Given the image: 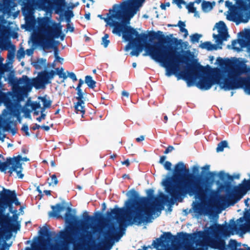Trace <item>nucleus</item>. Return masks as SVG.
Masks as SVG:
<instances>
[{
	"mask_svg": "<svg viewBox=\"0 0 250 250\" xmlns=\"http://www.w3.org/2000/svg\"><path fill=\"white\" fill-rule=\"evenodd\" d=\"M188 170L182 162L176 164L174 167L173 176H167L162 181L166 193L170 196L163 195V200L171 203L176 201L182 202L187 195L194 196L196 198L203 201L208 197H213L217 192L212 189L211 184L208 182V179H202L200 177H195L192 174L189 175L188 179H178L177 177L185 173Z\"/></svg>",
	"mask_w": 250,
	"mask_h": 250,
	"instance_id": "1",
	"label": "nucleus"
},
{
	"mask_svg": "<svg viewBox=\"0 0 250 250\" xmlns=\"http://www.w3.org/2000/svg\"><path fill=\"white\" fill-rule=\"evenodd\" d=\"M169 49L173 50V47L166 46L161 42H158L155 44L154 47H146V53L143 54V56H149L153 60L161 63L163 66L166 68V75L167 77H169L172 75H175L178 80L183 79L186 81L188 87L192 86L194 70H196L200 72L203 70H205L206 68L197 63L190 64L185 62L187 64V69L179 74H177V72L180 69V59L178 58L179 55L178 53L173 55L168 53L167 50Z\"/></svg>",
	"mask_w": 250,
	"mask_h": 250,
	"instance_id": "2",
	"label": "nucleus"
},
{
	"mask_svg": "<svg viewBox=\"0 0 250 250\" xmlns=\"http://www.w3.org/2000/svg\"><path fill=\"white\" fill-rule=\"evenodd\" d=\"M125 207L115 208L106 212V216L109 218H115L119 227L111 224L107 226V230L103 233L104 241L103 245L105 247L104 250H110L114 241H119L125 234L127 226L143 225L142 216L137 211L131 200L128 199L125 202Z\"/></svg>",
	"mask_w": 250,
	"mask_h": 250,
	"instance_id": "3",
	"label": "nucleus"
},
{
	"mask_svg": "<svg viewBox=\"0 0 250 250\" xmlns=\"http://www.w3.org/2000/svg\"><path fill=\"white\" fill-rule=\"evenodd\" d=\"M147 197H140L139 194L134 189L129 190L126 193V195L131 200L135 209L138 210L140 215L142 216L143 225L151 223L153 219V215L157 213L158 216L161 213V210L163 208V204L168 203L169 205H173L167 201L163 200L162 197L165 194H162L160 198L153 196L154 190L152 189H148L146 191Z\"/></svg>",
	"mask_w": 250,
	"mask_h": 250,
	"instance_id": "4",
	"label": "nucleus"
},
{
	"mask_svg": "<svg viewBox=\"0 0 250 250\" xmlns=\"http://www.w3.org/2000/svg\"><path fill=\"white\" fill-rule=\"evenodd\" d=\"M215 229V227H212L205 231L200 230L192 233L181 232L178 233V236L173 235L170 232H165L156 239L157 242L153 241L152 245L156 249L159 246L163 248L159 250H179L178 245L182 240L185 246L191 247L194 244L197 247L201 246L203 241L210 239Z\"/></svg>",
	"mask_w": 250,
	"mask_h": 250,
	"instance_id": "5",
	"label": "nucleus"
},
{
	"mask_svg": "<svg viewBox=\"0 0 250 250\" xmlns=\"http://www.w3.org/2000/svg\"><path fill=\"white\" fill-rule=\"evenodd\" d=\"M38 31L44 38L37 40H34L33 42L40 46L44 50L55 47V39L60 37L63 40L64 35H62V25L57 23L50 17H45L38 19Z\"/></svg>",
	"mask_w": 250,
	"mask_h": 250,
	"instance_id": "6",
	"label": "nucleus"
},
{
	"mask_svg": "<svg viewBox=\"0 0 250 250\" xmlns=\"http://www.w3.org/2000/svg\"><path fill=\"white\" fill-rule=\"evenodd\" d=\"M114 17L117 19V23L115 24L113 22L109 23V26L113 27V34L122 36L125 41L129 42V44L134 41H138V38L142 42L147 41L148 35L146 34H139L136 29L129 25L130 20L133 17H130L128 12L123 10V12H118Z\"/></svg>",
	"mask_w": 250,
	"mask_h": 250,
	"instance_id": "7",
	"label": "nucleus"
},
{
	"mask_svg": "<svg viewBox=\"0 0 250 250\" xmlns=\"http://www.w3.org/2000/svg\"><path fill=\"white\" fill-rule=\"evenodd\" d=\"M250 187L246 179L243 180L241 184L232 188L229 183H226L224 186H221L220 188L225 189L226 194L219 196L218 199V204L224 208L233 206L250 190Z\"/></svg>",
	"mask_w": 250,
	"mask_h": 250,
	"instance_id": "8",
	"label": "nucleus"
},
{
	"mask_svg": "<svg viewBox=\"0 0 250 250\" xmlns=\"http://www.w3.org/2000/svg\"><path fill=\"white\" fill-rule=\"evenodd\" d=\"M250 207L249 209L245 208L244 216L234 221L233 219L230 220V224L226 225L223 227V229L228 231L232 235L244 234L248 231H250Z\"/></svg>",
	"mask_w": 250,
	"mask_h": 250,
	"instance_id": "9",
	"label": "nucleus"
},
{
	"mask_svg": "<svg viewBox=\"0 0 250 250\" xmlns=\"http://www.w3.org/2000/svg\"><path fill=\"white\" fill-rule=\"evenodd\" d=\"M19 214H13L12 217L9 213L0 215V226L7 232L8 235H5L4 238L8 239L12 231L17 232L21 229V222L18 221Z\"/></svg>",
	"mask_w": 250,
	"mask_h": 250,
	"instance_id": "10",
	"label": "nucleus"
},
{
	"mask_svg": "<svg viewBox=\"0 0 250 250\" xmlns=\"http://www.w3.org/2000/svg\"><path fill=\"white\" fill-rule=\"evenodd\" d=\"M209 71L204 75L197 83V86L202 90H208L210 89L214 83L220 84L221 74L218 69H213L209 65Z\"/></svg>",
	"mask_w": 250,
	"mask_h": 250,
	"instance_id": "11",
	"label": "nucleus"
},
{
	"mask_svg": "<svg viewBox=\"0 0 250 250\" xmlns=\"http://www.w3.org/2000/svg\"><path fill=\"white\" fill-rule=\"evenodd\" d=\"M189 212H193V216L199 219L202 216H208L210 218H218L214 208L211 205L203 202H193Z\"/></svg>",
	"mask_w": 250,
	"mask_h": 250,
	"instance_id": "12",
	"label": "nucleus"
},
{
	"mask_svg": "<svg viewBox=\"0 0 250 250\" xmlns=\"http://www.w3.org/2000/svg\"><path fill=\"white\" fill-rule=\"evenodd\" d=\"M249 78L241 77L237 74H231L228 71V78L224 82H220V86L225 91L242 88L244 84L249 80Z\"/></svg>",
	"mask_w": 250,
	"mask_h": 250,
	"instance_id": "13",
	"label": "nucleus"
},
{
	"mask_svg": "<svg viewBox=\"0 0 250 250\" xmlns=\"http://www.w3.org/2000/svg\"><path fill=\"white\" fill-rule=\"evenodd\" d=\"M83 217L84 219L83 221H84V223H78V224H81L83 226L81 228L82 232L80 233V236L78 237V241L82 244L85 243L87 245L92 238V233L91 231H87L86 229L90 227L95 230V229L90 226L87 222H93L95 220V218L93 216L88 215L86 211L84 212Z\"/></svg>",
	"mask_w": 250,
	"mask_h": 250,
	"instance_id": "14",
	"label": "nucleus"
},
{
	"mask_svg": "<svg viewBox=\"0 0 250 250\" xmlns=\"http://www.w3.org/2000/svg\"><path fill=\"white\" fill-rule=\"evenodd\" d=\"M40 8L45 11L54 10L57 14L62 15L66 7L65 0H37Z\"/></svg>",
	"mask_w": 250,
	"mask_h": 250,
	"instance_id": "15",
	"label": "nucleus"
},
{
	"mask_svg": "<svg viewBox=\"0 0 250 250\" xmlns=\"http://www.w3.org/2000/svg\"><path fill=\"white\" fill-rule=\"evenodd\" d=\"M55 76V71L43 70L39 72L37 77L33 79V85L36 89H43L46 84L51 83Z\"/></svg>",
	"mask_w": 250,
	"mask_h": 250,
	"instance_id": "16",
	"label": "nucleus"
},
{
	"mask_svg": "<svg viewBox=\"0 0 250 250\" xmlns=\"http://www.w3.org/2000/svg\"><path fill=\"white\" fill-rule=\"evenodd\" d=\"M172 34L170 35V37L167 36L166 38V42L168 45L167 46H170L173 47V50H167L168 52L169 53H172L173 55L177 54L179 55L178 58L179 59H185L186 60L187 59V57H184L180 55V53L177 52V50L178 49L177 47L179 46L181 48H185L186 49L188 45V42H183L181 39H178L175 37H172Z\"/></svg>",
	"mask_w": 250,
	"mask_h": 250,
	"instance_id": "17",
	"label": "nucleus"
},
{
	"mask_svg": "<svg viewBox=\"0 0 250 250\" xmlns=\"http://www.w3.org/2000/svg\"><path fill=\"white\" fill-rule=\"evenodd\" d=\"M212 227H215V230L213 231L212 234L210 235V239L207 241H203V242H202V245L201 246H202L203 245V244L205 243L208 242L210 241H213L214 247L215 249H218V250H225L226 249L227 246L226 244L225 241L224 239L220 238V237L217 236V234L219 232L220 228V226L219 225H212L203 231H205L207 230H209L210 228Z\"/></svg>",
	"mask_w": 250,
	"mask_h": 250,
	"instance_id": "18",
	"label": "nucleus"
},
{
	"mask_svg": "<svg viewBox=\"0 0 250 250\" xmlns=\"http://www.w3.org/2000/svg\"><path fill=\"white\" fill-rule=\"evenodd\" d=\"M145 0H128L121 3V9L128 12L131 17L134 16L139 10Z\"/></svg>",
	"mask_w": 250,
	"mask_h": 250,
	"instance_id": "19",
	"label": "nucleus"
},
{
	"mask_svg": "<svg viewBox=\"0 0 250 250\" xmlns=\"http://www.w3.org/2000/svg\"><path fill=\"white\" fill-rule=\"evenodd\" d=\"M239 34L246 40L239 39L232 41V49L238 52L241 51L242 48L247 46L248 42H250V30H246L245 32H240Z\"/></svg>",
	"mask_w": 250,
	"mask_h": 250,
	"instance_id": "20",
	"label": "nucleus"
},
{
	"mask_svg": "<svg viewBox=\"0 0 250 250\" xmlns=\"http://www.w3.org/2000/svg\"><path fill=\"white\" fill-rule=\"evenodd\" d=\"M232 68L229 70L231 74H237L241 75L242 74L246 73L249 71L246 62L243 61H240L236 59L232 62Z\"/></svg>",
	"mask_w": 250,
	"mask_h": 250,
	"instance_id": "21",
	"label": "nucleus"
},
{
	"mask_svg": "<svg viewBox=\"0 0 250 250\" xmlns=\"http://www.w3.org/2000/svg\"><path fill=\"white\" fill-rule=\"evenodd\" d=\"M118 12H123V10L121 9V4L120 5L114 4L113 6V10H109V14H108L107 18H104L102 15H98V17L104 21L106 23V26H109V23L113 22L115 24L117 23V19L114 17V16Z\"/></svg>",
	"mask_w": 250,
	"mask_h": 250,
	"instance_id": "22",
	"label": "nucleus"
},
{
	"mask_svg": "<svg viewBox=\"0 0 250 250\" xmlns=\"http://www.w3.org/2000/svg\"><path fill=\"white\" fill-rule=\"evenodd\" d=\"M1 125L4 130L10 131L13 135L16 133L15 126L16 125V122L11 116H5L0 121Z\"/></svg>",
	"mask_w": 250,
	"mask_h": 250,
	"instance_id": "23",
	"label": "nucleus"
},
{
	"mask_svg": "<svg viewBox=\"0 0 250 250\" xmlns=\"http://www.w3.org/2000/svg\"><path fill=\"white\" fill-rule=\"evenodd\" d=\"M59 237L63 240H67L72 243L75 246L76 240L73 236H75L74 231L71 227H67L64 230H62L59 233Z\"/></svg>",
	"mask_w": 250,
	"mask_h": 250,
	"instance_id": "24",
	"label": "nucleus"
},
{
	"mask_svg": "<svg viewBox=\"0 0 250 250\" xmlns=\"http://www.w3.org/2000/svg\"><path fill=\"white\" fill-rule=\"evenodd\" d=\"M138 41H134V42H133L130 44L127 45L125 48V51H128L130 48V45H131V47L133 48H135L138 51H139V52L141 53L143 49H144L145 51H146V47H154L155 44L158 42L154 43L153 45H150V44L146 42V41L145 42H142L140 41L139 38L138 39ZM146 52L145 53H146Z\"/></svg>",
	"mask_w": 250,
	"mask_h": 250,
	"instance_id": "25",
	"label": "nucleus"
},
{
	"mask_svg": "<svg viewBox=\"0 0 250 250\" xmlns=\"http://www.w3.org/2000/svg\"><path fill=\"white\" fill-rule=\"evenodd\" d=\"M76 210L72 209L70 207L66 208V212L64 215V219L65 222L69 225H73L74 224H78V223H84V221L78 220L77 217L75 215Z\"/></svg>",
	"mask_w": 250,
	"mask_h": 250,
	"instance_id": "26",
	"label": "nucleus"
},
{
	"mask_svg": "<svg viewBox=\"0 0 250 250\" xmlns=\"http://www.w3.org/2000/svg\"><path fill=\"white\" fill-rule=\"evenodd\" d=\"M7 208H9L10 212L13 214H18L17 210L13 209V204L11 203L10 201L2 196H0V215H2V213L4 212Z\"/></svg>",
	"mask_w": 250,
	"mask_h": 250,
	"instance_id": "27",
	"label": "nucleus"
},
{
	"mask_svg": "<svg viewBox=\"0 0 250 250\" xmlns=\"http://www.w3.org/2000/svg\"><path fill=\"white\" fill-rule=\"evenodd\" d=\"M0 196L8 199L12 204H14L16 206H19L21 204L17 197L15 190L3 188L2 191H0Z\"/></svg>",
	"mask_w": 250,
	"mask_h": 250,
	"instance_id": "28",
	"label": "nucleus"
},
{
	"mask_svg": "<svg viewBox=\"0 0 250 250\" xmlns=\"http://www.w3.org/2000/svg\"><path fill=\"white\" fill-rule=\"evenodd\" d=\"M29 91L24 89L23 88L19 87L17 90H15L13 94L8 93L9 96H12V98L19 103L24 100L25 98L27 96V92Z\"/></svg>",
	"mask_w": 250,
	"mask_h": 250,
	"instance_id": "29",
	"label": "nucleus"
},
{
	"mask_svg": "<svg viewBox=\"0 0 250 250\" xmlns=\"http://www.w3.org/2000/svg\"><path fill=\"white\" fill-rule=\"evenodd\" d=\"M18 86L23 85L20 88H23L24 89L30 91L33 85V80L31 81L26 75H23L21 78L18 79Z\"/></svg>",
	"mask_w": 250,
	"mask_h": 250,
	"instance_id": "30",
	"label": "nucleus"
},
{
	"mask_svg": "<svg viewBox=\"0 0 250 250\" xmlns=\"http://www.w3.org/2000/svg\"><path fill=\"white\" fill-rule=\"evenodd\" d=\"M212 36L216 42L215 45L217 46V50L221 49L222 48L223 42L227 41L229 37V34L218 33L217 35L213 34Z\"/></svg>",
	"mask_w": 250,
	"mask_h": 250,
	"instance_id": "31",
	"label": "nucleus"
},
{
	"mask_svg": "<svg viewBox=\"0 0 250 250\" xmlns=\"http://www.w3.org/2000/svg\"><path fill=\"white\" fill-rule=\"evenodd\" d=\"M0 102L3 103L8 110H10L11 112L14 111V110L12 107V102L11 97L9 96L8 93L3 92L1 90H0Z\"/></svg>",
	"mask_w": 250,
	"mask_h": 250,
	"instance_id": "32",
	"label": "nucleus"
},
{
	"mask_svg": "<svg viewBox=\"0 0 250 250\" xmlns=\"http://www.w3.org/2000/svg\"><path fill=\"white\" fill-rule=\"evenodd\" d=\"M52 211L49 212L48 215L50 217H55L59 218L61 217L60 213L63 211L65 208L64 206L60 203L57 204L55 206H51Z\"/></svg>",
	"mask_w": 250,
	"mask_h": 250,
	"instance_id": "33",
	"label": "nucleus"
},
{
	"mask_svg": "<svg viewBox=\"0 0 250 250\" xmlns=\"http://www.w3.org/2000/svg\"><path fill=\"white\" fill-rule=\"evenodd\" d=\"M3 1L2 5V11L4 14L10 15L11 11L14 10L16 4L14 2H11L10 0H2Z\"/></svg>",
	"mask_w": 250,
	"mask_h": 250,
	"instance_id": "34",
	"label": "nucleus"
},
{
	"mask_svg": "<svg viewBox=\"0 0 250 250\" xmlns=\"http://www.w3.org/2000/svg\"><path fill=\"white\" fill-rule=\"evenodd\" d=\"M22 12L25 17L32 15L34 12L33 4L29 1L25 3L22 8Z\"/></svg>",
	"mask_w": 250,
	"mask_h": 250,
	"instance_id": "35",
	"label": "nucleus"
},
{
	"mask_svg": "<svg viewBox=\"0 0 250 250\" xmlns=\"http://www.w3.org/2000/svg\"><path fill=\"white\" fill-rule=\"evenodd\" d=\"M218 176L222 180L227 179L231 181L234 179H239L240 175L239 174H234L231 176L228 173H225L223 171H221L218 173Z\"/></svg>",
	"mask_w": 250,
	"mask_h": 250,
	"instance_id": "36",
	"label": "nucleus"
},
{
	"mask_svg": "<svg viewBox=\"0 0 250 250\" xmlns=\"http://www.w3.org/2000/svg\"><path fill=\"white\" fill-rule=\"evenodd\" d=\"M5 80L7 81L8 83L13 86H18V79L15 77V72L14 71H10L7 75Z\"/></svg>",
	"mask_w": 250,
	"mask_h": 250,
	"instance_id": "37",
	"label": "nucleus"
},
{
	"mask_svg": "<svg viewBox=\"0 0 250 250\" xmlns=\"http://www.w3.org/2000/svg\"><path fill=\"white\" fill-rule=\"evenodd\" d=\"M216 2L214 1L210 2L208 1L203 0L201 3L202 11L205 13H208L215 6Z\"/></svg>",
	"mask_w": 250,
	"mask_h": 250,
	"instance_id": "38",
	"label": "nucleus"
},
{
	"mask_svg": "<svg viewBox=\"0 0 250 250\" xmlns=\"http://www.w3.org/2000/svg\"><path fill=\"white\" fill-rule=\"evenodd\" d=\"M199 47L202 49H206L208 51L217 50V46L209 41L201 42L199 45Z\"/></svg>",
	"mask_w": 250,
	"mask_h": 250,
	"instance_id": "39",
	"label": "nucleus"
},
{
	"mask_svg": "<svg viewBox=\"0 0 250 250\" xmlns=\"http://www.w3.org/2000/svg\"><path fill=\"white\" fill-rule=\"evenodd\" d=\"M215 27L217 30L218 33L229 34L227 26L224 21H220L219 22L216 23Z\"/></svg>",
	"mask_w": 250,
	"mask_h": 250,
	"instance_id": "40",
	"label": "nucleus"
},
{
	"mask_svg": "<svg viewBox=\"0 0 250 250\" xmlns=\"http://www.w3.org/2000/svg\"><path fill=\"white\" fill-rule=\"evenodd\" d=\"M32 65L36 69H41L46 66V60L44 58L39 59L36 61L32 62Z\"/></svg>",
	"mask_w": 250,
	"mask_h": 250,
	"instance_id": "41",
	"label": "nucleus"
},
{
	"mask_svg": "<svg viewBox=\"0 0 250 250\" xmlns=\"http://www.w3.org/2000/svg\"><path fill=\"white\" fill-rule=\"evenodd\" d=\"M167 159L166 156H162L160 157V160L159 161V163L161 165H163L165 168V169L167 170H170L171 168L172 164L169 161H166V159Z\"/></svg>",
	"mask_w": 250,
	"mask_h": 250,
	"instance_id": "42",
	"label": "nucleus"
},
{
	"mask_svg": "<svg viewBox=\"0 0 250 250\" xmlns=\"http://www.w3.org/2000/svg\"><path fill=\"white\" fill-rule=\"evenodd\" d=\"M8 45L9 47H10L11 49L8 51L7 54V59L11 62L14 61L15 56V50L16 47L14 45L11 44L10 42L8 43Z\"/></svg>",
	"mask_w": 250,
	"mask_h": 250,
	"instance_id": "43",
	"label": "nucleus"
},
{
	"mask_svg": "<svg viewBox=\"0 0 250 250\" xmlns=\"http://www.w3.org/2000/svg\"><path fill=\"white\" fill-rule=\"evenodd\" d=\"M12 108L14 110V111L11 112L10 110H9V112L8 113L7 111L4 109L3 111V114H4V112L6 113V115H4V117L5 116H11L12 119L14 120L13 117H16L18 118V121L20 123H21V118L20 117L19 113L18 112V111L14 108L13 104H12Z\"/></svg>",
	"mask_w": 250,
	"mask_h": 250,
	"instance_id": "44",
	"label": "nucleus"
},
{
	"mask_svg": "<svg viewBox=\"0 0 250 250\" xmlns=\"http://www.w3.org/2000/svg\"><path fill=\"white\" fill-rule=\"evenodd\" d=\"M39 233L42 236L46 237L48 239H50L51 236L55 234L54 232H51L46 227H43L40 231Z\"/></svg>",
	"mask_w": 250,
	"mask_h": 250,
	"instance_id": "45",
	"label": "nucleus"
},
{
	"mask_svg": "<svg viewBox=\"0 0 250 250\" xmlns=\"http://www.w3.org/2000/svg\"><path fill=\"white\" fill-rule=\"evenodd\" d=\"M84 101H78V102L75 104L74 107L77 113L79 111H80V113H82L83 115L84 114L85 110L84 109Z\"/></svg>",
	"mask_w": 250,
	"mask_h": 250,
	"instance_id": "46",
	"label": "nucleus"
},
{
	"mask_svg": "<svg viewBox=\"0 0 250 250\" xmlns=\"http://www.w3.org/2000/svg\"><path fill=\"white\" fill-rule=\"evenodd\" d=\"M84 82L90 88H94L96 86V82L93 80L91 76H86Z\"/></svg>",
	"mask_w": 250,
	"mask_h": 250,
	"instance_id": "47",
	"label": "nucleus"
},
{
	"mask_svg": "<svg viewBox=\"0 0 250 250\" xmlns=\"http://www.w3.org/2000/svg\"><path fill=\"white\" fill-rule=\"evenodd\" d=\"M225 147H229L228 143L227 141H222L218 144L217 147L216 149V152H222Z\"/></svg>",
	"mask_w": 250,
	"mask_h": 250,
	"instance_id": "48",
	"label": "nucleus"
},
{
	"mask_svg": "<svg viewBox=\"0 0 250 250\" xmlns=\"http://www.w3.org/2000/svg\"><path fill=\"white\" fill-rule=\"evenodd\" d=\"M237 244L236 241L231 239L229 244L226 246V249L225 250H237Z\"/></svg>",
	"mask_w": 250,
	"mask_h": 250,
	"instance_id": "49",
	"label": "nucleus"
},
{
	"mask_svg": "<svg viewBox=\"0 0 250 250\" xmlns=\"http://www.w3.org/2000/svg\"><path fill=\"white\" fill-rule=\"evenodd\" d=\"M202 37V35L198 33H195L192 34L190 36V42L192 43L198 42H199L200 38H201Z\"/></svg>",
	"mask_w": 250,
	"mask_h": 250,
	"instance_id": "50",
	"label": "nucleus"
},
{
	"mask_svg": "<svg viewBox=\"0 0 250 250\" xmlns=\"http://www.w3.org/2000/svg\"><path fill=\"white\" fill-rule=\"evenodd\" d=\"M59 51L57 46L54 47V55L55 57V62L57 61L62 63L63 59L59 56Z\"/></svg>",
	"mask_w": 250,
	"mask_h": 250,
	"instance_id": "51",
	"label": "nucleus"
},
{
	"mask_svg": "<svg viewBox=\"0 0 250 250\" xmlns=\"http://www.w3.org/2000/svg\"><path fill=\"white\" fill-rule=\"evenodd\" d=\"M30 106L32 108V110H35L41 108V104L39 102H33L30 104L28 102H27L25 104V106Z\"/></svg>",
	"mask_w": 250,
	"mask_h": 250,
	"instance_id": "52",
	"label": "nucleus"
},
{
	"mask_svg": "<svg viewBox=\"0 0 250 250\" xmlns=\"http://www.w3.org/2000/svg\"><path fill=\"white\" fill-rule=\"evenodd\" d=\"M108 38L109 35L107 34H105L102 38L101 44L103 45L104 48H106L110 43V41L108 40Z\"/></svg>",
	"mask_w": 250,
	"mask_h": 250,
	"instance_id": "53",
	"label": "nucleus"
},
{
	"mask_svg": "<svg viewBox=\"0 0 250 250\" xmlns=\"http://www.w3.org/2000/svg\"><path fill=\"white\" fill-rule=\"evenodd\" d=\"M247 78H249V80L244 84V86L242 87L243 88L245 92L248 94L250 95V77H247Z\"/></svg>",
	"mask_w": 250,
	"mask_h": 250,
	"instance_id": "54",
	"label": "nucleus"
},
{
	"mask_svg": "<svg viewBox=\"0 0 250 250\" xmlns=\"http://www.w3.org/2000/svg\"><path fill=\"white\" fill-rule=\"evenodd\" d=\"M194 2H190L188 4H185L186 8L188 10L189 13H192L195 11L196 8L194 7Z\"/></svg>",
	"mask_w": 250,
	"mask_h": 250,
	"instance_id": "55",
	"label": "nucleus"
},
{
	"mask_svg": "<svg viewBox=\"0 0 250 250\" xmlns=\"http://www.w3.org/2000/svg\"><path fill=\"white\" fill-rule=\"evenodd\" d=\"M25 51L24 50V48L21 47V48L17 52V58L19 60L24 58L25 56Z\"/></svg>",
	"mask_w": 250,
	"mask_h": 250,
	"instance_id": "56",
	"label": "nucleus"
},
{
	"mask_svg": "<svg viewBox=\"0 0 250 250\" xmlns=\"http://www.w3.org/2000/svg\"><path fill=\"white\" fill-rule=\"evenodd\" d=\"M155 33H156V39L159 40V41H161V40L163 39L164 40V42L167 43L166 42V38H167V36L165 37L164 36V35L163 34V32L161 31H158L157 32H155Z\"/></svg>",
	"mask_w": 250,
	"mask_h": 250,
	"instance_id": "57",
	"label": "nucleus"
},
{
	"mask_svg": "<svg viewBox=\"0 0 250 250\" xmlns=\"http://www.w3.org/2000/svg\"><path fill=\"white\" fill-rule=\"evenodd\" d=\"M41 100L43 103V106L47 108L50 107L52 102L50 100H47L45 97H41Z\"/></svg>",
	"mask_w": 250,
	"mask_h": 250,
	"instance_id": "58",
	"label": "nucleus"
},
{
	"mask_svg": "<svg viewBox=\"0 0 250 250\" xmlns=\"http://www.w3.org/2000/svg\"><path fill=\"white\" fill-rule=\"evenodd\" d=\"M77 91L78 97H76V99L78 100V101H84V98L83 97L84 93L83 92L82 89H76Z\"/></svg>",
	"mask_w": 250,
	"mask_h": 250,
	"instance_id": "59",
	"label": "nucleus"
},
{
	"mask_svg": "<svg viewBox=\"0 0 250 250\" xmlns=\"http://www.w3.org/2000/svg\"><path fill=\"white\" fill-rule=\"evenodd\" d=\"M51 182L49 183V186H55L57 185L58 183V180L57 179V176L54 174L51 176Z\"/></svg>",
	"mask_w": 250,
	"mask_h": 250,
	"instance_id": "60",
	"label": "nucleus"
},
{
	"mask_svg": "<svg viewBox=\"0 0 250 250\" xmlns=\"http://www.w3.org/2000/svg\"><path fill=\"white\" fill-rule=\"evenodd\" d=\"M22 111L24 113L25 117L26 118H29L31 119L30 113L31 110L28 109L26 107L24 106L22 109Z\"/></svg>",
	"mask_w": 250,
	"mask_h": 250,
	"instance_id": "61",
	"label": "nucleus"
},
{
	"mask_svg": "<svg viewBox=\"0 0 250 250\" xmlns=\"http://www.w3.org/2000/svg\"><path fill=\"white\" fill-rule=\"evenodd\" d=\"M172 3H175L180 9L182 8V4H186V2L184 0H173Z\"/></svg>",
	"mask_w": 250,
	"mask_h": 250,
	"instance_id": "62",
	"label": "nucleus"
},
{
	"mask_svg": "<svg viewBox=\"0 0 250 250\" xmlns=\"http://www.w3.org/2000/svg\"><path fill=\"white\" fill-rule=\"evenodd\" d=\"M58 76L60 78H62V80L61 83H64V81L67 78L68 74H67L66 72H63L62 73L59 72Z\"/></svg>",
	"mask_w": 250,
	"mask_h": 250,
	"instance_id": "63",
	"label": "nucleus"
},
{
	"mask_svg": "<svg viewBox=\"0 0 250 250\" xmlns=\"http://www.w3.org/2000/svg\"><path fill=\"white\" fill-rule=\"evenodd\" d=\"M28 130H29V128H28V125L26 124H23L21 127V130L25 132V135L27 136H30V134L29 133Z\"/></svg>",
	"mask_w": 250,
	"mask_h": 250,
	"instance_id": "64",
	"label": "nucleus"
}]
</instances>
